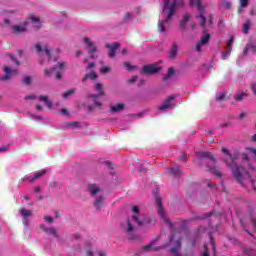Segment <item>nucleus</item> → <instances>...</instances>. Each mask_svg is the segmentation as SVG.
Returning <instances> with one entry per match:
<instances>
[{
	"label": "nucleus",
	"mask_w": 256,
	"mask_h": 256,
	"mask_svg": "<svg viewBox=\"0 0 256 256\" xmlns=\"http://www.w3.org/2000/svg\"><path fill=\"white\" fill-rule=\"evenodd\" d=\"M222 153H224V155H226V157H229L230 161L227 158L223 159V163L226 164V167H229V169H232V175L234 177V179H236V181L238 183H240V185H243V174H241V169L242 167L240 165H238L237 163H235V161H237V159H239V156L241 155V152L236 151L234 152V154H231V152L226 149L225 147H222L221 149Z\"/></svg>",
	"instance_id": "nucleus-1"
},
{
	"label": "nucleus",
	"mask_w": 256,
	"mask_h": 256,
	"mask_svg": "<svg viewBox=\"0 0 256 256\" xmlns=\"http://www.w3.org/2000/svg\"><path fill=\"white\" fill-rule=\"evenodd\" d=\"M182 230L173 231L170 236V255L171 256H191L193 255V247L187 246L184 248V252L181 253V246H182V237H181Z\"/></svg>",
	"instance_id": "nucleus-2"
},
{
	"label": "nucleus",
	"mask_w": 256,
	"mask_h": 256,
	"mask_svg": "<svg viewBox=\"0 0 256 256\" xmlns=\"http://www.w3.org/2000/svg\"><path fill=\"white\" fill-rule=\"evenodd\" d=\"M190 5H193V0H190ZM177 7H185V0H164L163 11H167V18L158 22V31L165 33V23L173 18Z\"/></svg>",
	"instance_id": "nucleus-3"
},
{
	"label": "nucleus",
	"mask_w": 256,
	"mask_h": 256,
	"mask_svg": "<svg viewBox=\"0 0 256 256\" xmlns=\"http://www.w3.org/2000/svg\"><path fill=\"white\" fill-rule=\"evenodd\" d=\"M132 211L135 212L132 216V221L137 223L138 227H154L155 223H157L155 218H147L144 215H140L139 206H133Z\"/></svg>",
	"instance_id": "nucleus-4"
},
{
	"label": "nucleus",
	"mask_w": 256,
	"mask_h": 256,
	"mask_svg": "<svg viewBox=\"0 0 256 256\" xmlns=\"http://www.w3.org/2000/svg\"><path fill=\"white\" fill-rule=\"evenodd\" d=\"M194 5L196 9L199 11V15H196V19H198V23L202 29H207L205 25H207V18H205V6H203L202 0H194Z\"/></svg>",
	"instance_id": "nucleus-5"
},
{
	"label": "nucleus",
	"mask_w": 256,
	"mask_h": 256,
	"mask_svg": "<svg viewBox=\"0 0 256 256\" xmlns=\"http://www.w3.org/2000/svg\"><path fill=\"white\" fill-rule=\"evenodd\" d=\"M155 201H156V207H157V213L161 217V219L169 225L170 227H175V224L171 223V220L167 218V214L165 213V210L163 209V201L161 200V197L159 195L154 194Z\"/></svg>",
	"instance_id": "nucleus-6"
},
{
	"label": "nucleus",
	"mask_w": 256,
	"mask_h": 256,
	"mask_svg": "<svg viewBox=\"0 0 256 256\" xmlns=\"http://www.w3.org/2000/svg\"><path fill=\"white\" fill-rule=\"evenodd\" d=\"M66 67H67V62H58L50 70L45 69L44 70V75H46V77H51V75H53V73H56L55 74L56 79H62L63 75L59 71H65Z\"/></svg>",
	"instance_id": "nucleus-7"
},
{
	"label": "nucleus",
	"mask_w": 256,
	"mask_h": 256,
	"mask_svg": "<svg viewBox=\"0 0 256 256\" xmlns=\"http://www.w3.org/2000/svg\"><path fill=\"white\" fill-rule=\"evenodd\" d=\"M209 41H211V34L207 33V28L202 29V37L200 41L196 44V51L201 52V47H205V45H209Z\"/></svg>",
	"instance_id": "nucleus-8"
},
{
	"label": "nucleus",
	"mask_w": 256,
	"mask_h": 256,
	"mask_svg": "<svg viewBox=\"0 0 256 256\" xmlns=\"http://www.w3.org/2000/svg\"><path fill=\"white\" fill-rule=\"evenodd\" d=\"M95 91H97V95L92 96L94 101V106L89 105L88 109H93V107H101V102H99L97 99L98 97H103L105 93L103 92V85L101 83H96L95 85Z\"/></svg>",
	"instance_id": "nucleus-9"
},
{
	"label": "nucleus",
	"mask_w": 256,
	"mask_h": 256,
	"mask_svg": "<svg viewBox=\"0 0 256 256\" xmlns=\"http://www.w3.org/2000/svg\"><path fill=\"white\" fill-rule=\"evenodd\" d=\"M160 71L161 67H159L157 64H149L143 66L141 73L144 75H157V73Z\"/></svg>",
	"instance_id": "nucleus-10"
},
{
	"label": "nucleus",
	"mask_w": 256,
	"mask_h": 256,
	"mask_svg": "<svg viewBox=\"0 0 256 256\" xmlns=\"http://www.w3.org/2000/svg\"><path fill=\"white\" fill-rule=\"evenodd\" d=\"M177 99V94L169 96L162 105L158 106V111H165L167 109H173V101Z\"/></svg>",
	"instance_id": "nucleus-11"
},
{
	"label": "nucleus",
	"mask_w": 256,
	"mask_h": 256,
	"mask_svg": "<svg viewBox=\"0 0 256 256\" xmlns=\"http://www.w3.org/2000/svg\"><path fill=\"white\" fill-rule=\"evenodd\" d=\"M3 71L5 74L4 76L0 77V81H9V79H11V77L17 73V69H11L7 65L3 67Z\"/></svg>",
	"instance_id": "nucleus-12"
},
{
	"label": "nucleus",
	"mask_w": 256,
	"mask_h": 256,
	"mask_svg": "<svg viewBox=\"0 0 256 256\" xmlns=\"http://www.w3.org/2000/svg\"><path fill=\"white\" fill-rule=\"evenodd\" d=\"M119 47H121V44H119V42H115L113 44H105V48L109 49L108 57L110 59H113L115 57L117 49H119Z\"/></svg>",
	"instance_id": "nucleus-13"
},
{
	"label": "nucleus",
	"mask_w": 256,
	"mask_h": 256,
	"mask_svg": "<svg viewBox=\"0 0 256 256\" xmlns=\"http://www.w3.org/2000/svg\"><path fill=\"white\" fill-rule=\"evenodd\" d=\"M84 43L89 47L88 55L91 59H95V53H97V46L93 45V42L89 38H84Z\"/></svg>",
	"instance_id": "nucleus-14"
},
{
	"label": "nucleus",
	"mask_w": 256,
	"mask_h": 256,
	"mask_svg": "<svg viewBox=\"0 0 256 256\" xmlns=\"http://www.w3.org/2000/svg\"><path fill=\"white\" fill-rule=\"evenodd\" d=\"M189 21H191V14H184L182 19L180 20V25H179L180 31H187V27L189 26Z\"/></svg>",
	"instance_id": "nucleus-15"
},
{
	"label": "nucleus",
	"mask_w": 256,
	"mask_h": 256,
	"mask_svg": "<svg viewBox=\"0 0 256 256\" xmlns=\"http://www.w3.org/2000/svg\"><path fill=\"white\" fill-rule=\"evenodd\" d=\"M35 47H36V51L38 53H45L49 57V59H51V55H53V48L52 47H49V46L46 45L42 48L41 44H36Z\"/></svg>",
	"instance_id": "nucleus-16"
},
{
	"label": "nucleus",
	"mask_w": 256,
	"mask_h": 256,
	"mask_svg": "<svg viewBox=\"0 0 256 256\" xmlns=\"http://www.w3.org/2000/svg\"><path fill=\"white\" fill-rule=\"evenodd\" d=\"M167 170V174L171 175L175 179H179L183 176V171H181V169H179L178 167H168Z\"/></svg>",
	"instance_id": "nucleus-17"
},
{
	"label": "nucleus",
	"mask_w": 256,
	"mask_h": 256,
	"mask_svg": "<svg viewBox=\"0 0 256 256\" xmlns=\"http://www.w3.org/2000/svg\"><path fill=\"white\" fill-rule=\"evenodd\" d=\"M45 173H47V171H45V170L36 172V174L34 176L23 178V182L25 183L26 181H29V183H33L34 181H37V179H41V177H43V175H45Z\"/></svg>",
	"instance_id": "nucleus-18"
},
{
	"label": "nucleus",
	"mask_w": 256,
	"mask_h": 256,
	"mask_svg": "<svg viewBox=\"0 0 256 256\" xmlns=\"http://www.w3.org/2000/svg\"><path fill=\"white\" fill-rule=\"evenodd\" d=\"M179 53V45L177 42L172 43L170 53H169V59L175 60L177 59V54Z\"/></svg>",
	"instance_id": "nucleus-19"
},
{
	"label": "nucleus",
	"mask_w": 256,
	"mask_h": 256,
	"mask_svg": "<svg viewBox=\"0 0 256 256\" xmlns=\"http://www.w3.org/2000/svg\"><path fill=\"white\" fill-rule=\"evenodd\" d=\"M87 189L92 197H95L99 191H101V188L97 186L96 184H89L87 186Z\"/></svg>",
	"instance_id": "nucleus-20"
},
{
	"label": "nucleus",
	"mask_w": 256,
	"mask_h": 256,
	"mask_svg": "<svg viewBox=\"0 0 256 256\" xmlns=\"http://www.w3.org/2000/svg\"><path fill=\"white\" fill-rule=\"evenodd\" d=\"M198 155V157H200V159H210L213 161V163H215V157L213 156V154H211V152H197L196 153Z\"/></svg>",
	"instance_id": "nucleus-21"
},
{
	"label": "nucleus",
	"mask_w": 256,
	"mask_h": 256,
	"mask_svg": "<svg viewBox=\"0 0 256 256\" xmlns=\"http://www.w3.org/2000/svg\"><path fill=\"white\" fill-rule=\"evenodd\" d=\"M12 31L15 35H19V33H25L27 31V26L25 25H15L12 26Z\"/></svg>",
	"instance_id": "nucleus-22"
},
{
	"label": "nucleus",
	"mask_w": 256,
	"mask_h": 256,
	"mask_svg": "<svg viewBox=\"0 0 256 256\" xmlns=\"http://www.w3.org/2000/svg\"><path fill=\"white\" fill-rule=\"evenodd\" d=\"M249 51H251V53H253V55H255L256 53V45L253 43H249L245 46L244 50H243V55H247L249 53Z\"/></svg>",
	"instance_id": "nucleus-23"
},
{
	"label": "nucleus",
	"mask_w": 256,
	"mask_h": 256,
	"mask_svg": "<svg viewBox=\"0 0 256 256\" xmlns=\"http://www.w3.org/2000/svg\"><path fill=\"white\" fill-rule=\"evenodd\" d=\"M103 201H105V198L103 196H99L95 202L93 203L94 205V209H96L97 211H99L101 209V207H103Z\"/></svg>",
	"instance_id": "nucleus-24"
},
{
	"label": "nucleus",
	"mask_w": 256,
	"mask_h": 256,
	"mask_svg": "<svg viewBox=\"0 0 256 256\" xmlns=\"http://www.w3.org/2000/svg\"><path fill=\"white\" fill-rule=\"evenodd\" d=\"M123 109H125L124 103H119V104H116V105L110 107V111L112 113H120V111H123Z\"/></svg>",
	"instance_id": "nucleus-25"
},
{
	"label": "nucleus",
	"mask_w": 256,
	"mask_h": 256,
	"mask_svg": "<svg viewBox=\"0 0 256 256\" xmlns=\"http://www.w3.org/2000/svg\"><path fill=\"white\" fill-rule=\"evenodd\" d=\"M167 245L161 246V247H153V243H150L146 246H144L142 249L143 251H159V249H165Z\"/></svg>",
	"instance_id": "nucleus-26"
},
{
	"label": "nucleus",
	"mask_w": 256,
	"mask_h": 256,
	"mask_svg": "<svg viewBox=\"0 0 256 256\" xmlns=\"http://www.w3.org/2000/svg\"><path fill=\"white\" fill-rule=\"evenodd\" d=\"M175 75V68L170 67L168 68L167 74L163 76V81H169L171 77Z\"/></svg>",
	"instance_id": "nucleus-27"
},
{
	"label": "nucleus",
	"mask_w": 256,
	"mask_h": 256,
	"mask_svg": "<svg viewBox=\"0 0 256 256\" xmlns=\"http://www.w3.org/2000/svg\"><path fill=\"white\" fill-rule=\"evenodd\" d=\"M87 79H91L92 81H95V79H97V73H95V71H92L90 74L84 75V77L82 78V83H85Z\"/></svg>",
	"instance_id": "nucleus-28"
},
{
	"label": "nucleus",
	"mask_w": 256,
	"mask_h": 256,
	"mask_svg": "<svg viewBox=\"0 0 256 256\" xmlns=\"http://www.w3.org/2000/svg\"><path fill=\"white\" fill-rule=\"evenodd\" d=\"M39 101H42L43 103H45L46 107H48L49 109H51L53 105L51 101H49V97L47 96H39Z\"/></svg>",
	"instance_id": "nucleus-29"
},
{
	"label": "nucleus",
	"mask_w": 256,
	"mask_h": 256,
	"mask_svg": "<svg viewBox=\"0 0 256 256\" xmlns=\"http://www.w3.org/2000/svg\"><path fill=\"white\" fill-rule=\"evenodd\" d=\"M249 94H247V92H242L240 94H235L234 95V99L235 101L241 102L243 101V99H245V97H248Z\"/></svg>",
	"instance_id": "nucleus-30"
},
{
	"label": "nucleus",
	"mask_w": 256,
	"mask_h": 256,
	"mask_svg": "<svg viewBox=\"0 0 256 256\" xmlns=\"http://www.w3.org/2000/svg\"><path fill=\"white\" fill-rule=\"evenodd\" d=\"M210 173H212V175H215L216 177H219L220 179L221 177H223V174H221V171H219V168L217 167L210 168Z\"/></svg>",
	"instance_id": "nucleus-31"
},
{
	"label": "nucleus",
	"mask_w": 256,
	"mask_h": 256,
	"mask_svg": "<svg viewBox=\"0 0 256 256\" xmlns=\"http://www.w3.org/2000/svg\"><path fill=\"white\" fill-rule=\"evenodd\" d=\"M30 19H31L32 23H38V24L35 26V29H36L37 31H39V29H41V22H40V20H39V17L32 16V17H30Z\"/></svg>",
	"instance_id": "nucleus-32"
},
{
	"label": "nucleus",
	"mask_w": 256,
	"mask_h": 256,
	"mask_svg": "<svg viewBox=\"0 0 256 256\" xmlns=\"http://www.w3.org/2000/svg\"><path fill=\"white\" fill-rule=\"evenodd\" d=\"M215 99L217 102H221V101H228L229 97L225 93H222V94L216 95Z\"/></svg>",
	"instance_id": "nucleus-33"
},
{
	"label": "nucleus",
	"mask_w": 256,
	"mask_h": 256,
	"mask_svg": "<svg viewBox=\"0 0 256 256\" xmlns=\"http://www.w3.org/2000/svg\"><path fill=\"white\" fill-rule=\"evenodd\" d=\"M186 195L189 197V199H192L193 197V187L189 184L186 186Z\"/></svg>",
	"instance_id": "nucleus-34"
},
{
	"label": "nucleus",
	"mask_w": 256,
	"mask_h": 256,
	"mask_svg": "<svg viewBox=\"0 0 256 256\" xmlns=\"http://www.w3.org/2000/svg\"><path fill=\"white\" fill-rule=\"evenodd\" d=\"M210 243L212 245L213 255L217 256V249L215 248V238L210 236Z\"/></svg>",
	"instance_id": "nucleus-35"
},
{
	"label": "nucleus",
	"mask_w": 256,
	"mask_h": 256,
	"mask_svg": "<svg viewBox=\"0 0 256 256\" xmlns=\"http://www.w3.org/2000/svg\"><path fill=\"white\" fill-rule=\"evenodd\" d=\"M251 27V22L247 21L246 23H244L243 25V33L245 35H247V33H249V28Z\"/></svg>",
	"instance_id": "nucleus-36"
},
{
	"label": "nucleus",
	"mask_w": 256,
	"mask_h": 256,
	"mask_svg": "<svg viewBox=\"0 0 256 256\" xmlns=\"http://www.w3.org/2000/svg\"><path fill=\"white\" fill-rule=\"evenodd\" d=\"M19 213H21L22 217H29L31 215V211L25 210L24 208H20Z\"/></svg>",
	"instance_id": "nucleus-37"
},
{
	"label": "nucleus",
	"mask_w": 256,
	"mask_h": 256,
	"mask_svg": "<svg viewBox=\"0 0 256 256\" xmlns=\"http://www.w3.org/2000/svg\"><path fill=\"white\" fill-rule=\"evenodd\" d=\"M44 231L50 235H53L54 237H57V231L55 228H45Z\"/></svg>",
	"instance_id": "nucleus-38"
},
{
	"label": "nucleus",
	"mask_w": 256,
	"mask_h": 256,
	"mask_svg": "<svg viewBox=\"0 0 256 256\" xmlns=\"http://www.w3.org/2000/svg\"><path fill=\"white\" fill-rule=\"evenodd\" d=\"M244 253H246V255H249V256H256L255 250L251 248H244Z\"/></svg>",
	"instance_id": "nucleus-39"
},
{
	"label": "nucleus",
	"mask_w": 256,
	"mask_h": 256,
	"mask_svg": "<svg viewBox=\"0 0 256 256\" xmlns=\"http://www.w3.org/2000/svg\"><path fill=\"white\" fill-rule=\"evenodd\" d=\"M235 41V36H231L228 43H227V49L231 51L233 49V42Z\"/></svg>",
	"instance_id": "nucleus-40"
},
{
	"label": "nucleus",
	"mask_w": 256,
	"mask_h": 256,
	"mask_svg": "<svg viewBox=\"0 0 256 256\" xmlns=\"http://www.w3.org/2000/svg\"><path fill=\"white\" fill-rule=\"evenodd\" d=\"M135 228L133 227V224H131V221L127 219V233L133 232Z\"/></svg>",
	"instance_id": "nucleus-41"
},
{
	"label": "nucleus",
	"mask_w": 256,
	"mask_h": 256,
	"mask_svg": "<svg viewBox=\"0 0 256 256\" xmlns=\"http://www.w3.org/2000/svg\"><path fill=\"white\" fill-rule=\"evenodd\" d=\"M74 94H75V90L71 89V90L66 91V92L62 95V97H63L64 99H67V97H69L70 95H74Z\"/></svg>",
	"instance_id": "nucleus-42"
},
{
	"label": "nucleus",
	"mask_w": 256,
	"mask_h": 256,
	"mask_svg": "<svg viewBox=\"0 0 256 256\" xmlns=\"http://www.w3.org/2000/svg\"><path fill=\"white\" fill-rule=\"evenodd\" d=\"M179 161H182V163H187V154L185 152H182V154L179 156Z\"/></svg>",
	"instance_id": "nucleus-43"
},
{
	"label": "nucleus",
	"mask_w": 256,
	"mask_h": 256,
	"mask_svg": "<svg viewBox=\"0 0 256 256\" xmlns=\"http://www.w3.org/2000/svg\"><path fill=\"white\" fill-rule=\"evenodd\" d=\"M23 83H24V85H31V77L24 76Z\"/></svg>",
	"instance_id": "nucleus-44"
},
{
	"label": "nucleus",
	"mask_w": 256,
	"mask_h": 256,
	"mask_svg": "<svg viewBox=\"0 0 256 256\" xmlns=\"http://www.w3.org/2000/svg\"><path fill=\"white\" fill-rule=\"evenodd\" d=\"M9 57H10L11 61L15 62L16 66L19 67V65H20L19 60H17V58H15V56L13 54H10Z\"/></svg>",
	"instance_id": "nucleus-45"
},
{
	"label": "nucleus",
	"mask_w": 256,
	"mask_h": 256,
	"mask_svg": "<svg viewBox=\"0 0 256 256\" xmlns=\"http://www.w3.org/2000/svg\"><path fill=\"white\" fill-rule=\"evenodd\" d=\"M223 5L224 7H226V9H231V6H232L231 2L227 0L223 1Z\"/></svg>",
	"instance_id": "nucleus-46"
},
{
	"label": "nucleus",
	"mask_w": 256,
	"mask_h": 256,
	"mask_svg": "<svg viewBox=\"0 0 256 256\" xmlns=\"http://www.w3.org/2000/svg\"><path fill=\"white\" fill-rule=\"evenodd\" d=\"M240 5L242 8L247 7V5H249V0H240Z\"/></svg>",
	"instance_id": "nucleus-47"
},
{
	"label": "nucleus",
	"mask_w": 256,
	"mask_h": 256,
	"mask_svg": "<svg viewBox=\"0 0 256 256\" xmlns=\"http://www.w3.org/2000/svg\"><path fill=\"white\" fill-rule=\"evenodd\" d=\"M229 55H231V50L227 49V51L222 54V59H227Z\"/></svg>",
	"instance_id": "nucleus-48"
},
{
	"label": "nucleus",
	"mask_w": 256,
	"mask_h": 256,
	"mask_svg": "<svg viewBox=\"0 0 256 256\" xmlns=\"http://www.w3.org/2000/svg\"><path fill=\"white\" fill-rule=\"evenodd\" d=\"M132 18H133V15L129 12H127L124 16L125 21H129V19H132Z\"/></svg>",
	"instance_id": "nucleus-49"
},
{
	"label": "nucleus",
	"mask_w": 256,
	"mask_h": 256,
	"mask_svg": "<svg viewBox=\"0 0 256 256\" xmlns=\"http://www.w3.org/2000/svg\"><path fill=\"white\" fill-rule=\"evenodd\" d=\"M108 71H110V68L107 67V66H103V67L100 69V72H101V73H108Z\"/></svg>",
	"instance_id": "nucleus-50"
},
{
	"label": "nucleus",
	"mask_w": 256,
	"mask_h": 256,
	"mask_svg": "<svg viewBox=\"0 0 256 256\" xmlns=\"http://www.w3.org/2000/svg\"><path fill=\"white\" fill-rule=\"evenodd\" d=\"M242 159H243V161H250L249 154L242 153Z\"/></svg>",
	"instance_id": "nucleus-51"
},
{
	"label": "nucleus",
	"mask_w": 256,
	"mask_h": 256,
	"mask_svg": "<svg viewBox=\"0 0 256 256\" xmlns=\"http://www.w3.org/2000/svg\"><path fill=\"white\" fill-rule=\"evenodd\" d=\"M124 67L128 70V71H133V66H130L129 63L124 62Z\"/></svg>",
	"instance_id": "nucleus-52"
},
{
	"label": "nucleus",
	"mask_w": 256,
	"mask_h": 256,
	"mask_svg": "<svg viewBox=\"0 0 256 256\" xmlns=\"http://www.w3.org/2000/svg\"><path fill=\"white\" fill-rule=\"evenodd\" d=\"M137 79H139L138 76H132V78L130 80H128V83H135V81H137Z\"/></svg>",
	"instance_id": "nucleus-53"
},
{
	"label": "nucleus",
	"mask_w": 256,
	"mask_h": 256,
	"mask_svg": "<svg viewBox=\"0 0 256 256\" xmlns=\"http://www.w3.org/2000/svg\"><path fill=\"white\" fill-rule=\"evenodd\" d=\"M247 151H249L250 153H252V155H254L256 157V149L255 148H247Z\"/></svg>",
	"instance_id": "nucleus-54"
},
{
	"label": "nucleus",
	"mask_w": 256,
	"mask_h": 256,
	"mask_svg": "<svg viewBox=\"0 0 256 256\" xmlns=\"http://www.w3.org/2000/svg\"><path fill=\"white\" fill-rule=\"evenodd\" d=\"M44 219L47 221V223H51L53 221V217L51 216H45Z\"/></svg>",
	"instance_id": "nucleus-55"
},
{
	"label": "nucleus",
	"mask_w": 256,
	"mask_h": 256,
	"mask_svg": "<svg viewBox=\"0 0 256 256\" xmlns=\"http://www.w3.org/2000/svg\"><path fill=\"white\" fill-rule=\"evenodd\" d=\"M25 99H37V96H35L34 94H31V95L25 96Z\"/></svg>",
	"instance_id": "nucleus-56"
},
{
	"label": "nucleus",
	"mask_w": 256,
	"mask_h": 256,
	"mask_svg": "<svg viewBox=\"0 0 256 256\" xmlns=\"http://www.w3.org/2000/svg\"><path fill=\"white\" fill-rule=\"evenodd\" d=\"M208 23H209V25H211V26L214 25V23H213V17H212V16H209V17H208Z\"/></svg>",
	"instance_id": "nucleus-57"
},
{
	"label": "nucleus",
	"mask_w": 256,
	"mask_h": 256,
	"mask_svg": "<svg viewBox=\"0 0 256 256\" xmlns=\"http://www.w3.org/2000/svg\"><path fill=\"white\" fill-rule=\"evenodd\" d=\"M250 15H251L252 17H254V16L256 15V9H255V8H252V9L250 10Z\"/></svg>",
	"instance_id": "nucleus-58"
},
{
	"label": "nucleus",
	"mask_w": 256,
	"mask_h": 256,
	"mask_svg": "<svg viewBox=\"0 0 256 256\" xmlns=\"http://www.w3.org/2000/svg\"><path fill=\"white\" fill-rule=\"evenodd\" d=\"M7 147L6 146H2L0 147V153H5V151H7Z\"/></svg>",
	"instance_id": "nucleus-59"
},
{
	"label": "nucleus",
	"mask_w": 256,
	"mask_h": 256,
	"mask_svg": "<svg viewBox=\"0 0 256 256\" xmlns=\"http://www.w3.org/2000/svg\"><path fill=\"white\" fill-rule=\"evenodd\" d=\"M203 256H211V255H209V250L207 249V247H205Z\"/></svg>",
	"instance_id": "nucleus-60"
},
{
	"label": "nucleus",
	"mask_w": 256,
	"mask_h": 256,
	"mask_svg": "<svg viewBox=\"0 0 256 256\" xmlns=\"http://www.w3.org/2000/svg\"><path fill=\"white\" fill-rule=\"evenodd\" d=\"M95 67V63L91 62L88 64L87 69H93Z\"/></svg>",
	"instance_id": "nucleus-61"
},
{
	"label": "nucleus",
	"mask_w": 256,
	"mask_h": 256,
	"mask_svg": "<svg viewBox=\"0 0 256 256\" xmlns=\"http://www.w3.org/2000/svg\"><path fill=\"white\" fill-rule=\"evenodd\" d=\"M245 112H241L240 114H239V117H238V119H245Z\"/></svg>",
	"instance_id": "nucleus-62"
},
{
	"label": "nucleus",
	"mask_w": 256,
	"mask_h": 256,
	"mask_svg": "<svg viewBox=\"0 0 256 256\" xmlns=\"http://www.w3.org/2000/svg\"><path fill=\"white\" fill-rule=\"evenodd\" d=\"M35 193H41V187L37 186L34 188Z\"/></svg>",
	"instance_id": "nucleus-63"
},
{
	"label": "nucleus",
	"mask_w": 256,
	"mask_h": 256,
	"mask_svg": "<svg viewBox=\"0 0 256 256\" xmlns=\"http://www.w3.org/2000/svg\"><path fill=\"white\" fill-rule=\"evenodd\" d=\"M143 85H145V80H140L138 86L143 87Z\"/></svg>",
	"instance_id": "nucleus-64"
}]
</instances>
